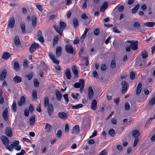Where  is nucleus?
<instances>
[{
	"instance_id": "f257e3e1",
	"label": "nucleus",
	"mask_w": 155,
	"mask_h": 155,
	"mask_svg": "<svg viewBox=\"0 0 155 155\" xmlns=\"http://www.w3.org/2000/svg\"><path fill=\"white\" fill-rule=\"evenodd\" d=\"M19 142L18 140H14L12 143L9 145L8 149L9 151L12 152L14 148L17 150H19L21 149V147L19 146Z\"/></svg>"
},
{
	"instance_id": "f03ea898",
	"label": "nucleus",
	"mask_w": 155,
	"mask_h": 155,
	"mask_svg": "<svg viewBox=\"0 0 155 155\" xmlns=\"http://www.w3.org/2000/svg\"><path fill=\"white\" fill-rule=\"evenodd\" d=\"M1 139L4 145L5 146L6 148L8 149L9 145V141L8 138L5 136H2Z\"/></svg>"
},
{
	"instance_id": "7ed1b4c3",
	"label": "nucleus",
	"mask_w": 155,
	"mask_h": 155,
	"mask_svg": "<svg viewBox=\"0 0 155 155\" xmlns=\"http://www.w3.org/2000/svg\"><path fill=\"white\" fill-rule=\"evenodd\" d=\"M39 45L36 42L33 43L29 48V51L31 53H33L39 47Z\"/></svg>"
},
{
	"instance_id": "20e7f679",
	"label": "nucleus",
	"mask_w": 155,
	"mask_h": 155,
	"mask_svg": "<svg viewBox=\"0 0 155 155\" xmlns=\"http://www.w3.org/2000/svg\"><path fill=\"white\" fill-rule=\"evenodd\" d=\"M84 81L82 79H80L79 82L75 83L74 84V87L76 88H79L81 86L84 87Z\"/></svg>"
},
{
	"instance_id": "39448f33",
	"label": "nucleus",
	"mask_w": 155,
	"mask_h": 155,
	"mask_svg": "<svg viewBox=\"0 0 155 155\" xmlns=\"http://www.w3.org/2000/svg\"><path fill=\"white\" fill-rule=\"evenodd\" d=\"M65 50L66 51L70 54H73L74 52V48L71 45H65Z\"/></svg>"
},
{
	"instance_id": "423d86ee",
	"label": "nucleus",
	"mask_w": 155,
	"mask_h": 155,
	"mask_svg": "<svg viewBox=\"0 0 155 155\" xmlns=\"http://www.w3.org/2000/svg\"><path fill=\"white\" fill-rule=\"evenodd\" d=\"M5 133L6 135L8 137H12L13 135L12 130L11 127H7L5 130Z\"/></svg>"
},
{
	"instance_id": "0eeeda50",
	"label": "nucleus",
	"mask_w": 155,
	"mask_h": 155,
	"mask_svg": "<svg viewBox=\"0 0 155 155\" xmlns=\"http://www.w3.org/2000/svg\"><path fill=\"white\" fill-rule=\"evenodd\" d=\"M37 36L38 37V40L41 43L44 42V40L41 31L40 30H38L37 31Z\"/></svg>"
},
{
	"instance_id": "6e6552de",
	"label": "nucleus",
	"mask_w": 155,
	"mask_h": 155,
	"mask_svg": "<svg viewBox=\"0 0 155 155\" xmlns=\"http://www.w3.org/2000/svg\"><path fill=\"white\" fill-rule=\"evenodd\" d=\"M15 25V20L14 17H12L11 18L9 21V23L7 25V27L8 28H12Z\"/></svg>"
},
{
	"instance_id": "1a4fd4ad",
	"label": "nucleus",
	"mask_w": 155,
	"mask_h": 155,
	"mask_svg": "<svg viewBox=\"0 0 155 155\" xmlns=\"http://www.w3.org/2000/svg\"><path fill=\"white\" fill-rule=\"evenodd\" d=\"M58 115L60 118L63 120H66L68 118L67 114L63 112H59Z\"/></svg>"
},
{
	"instance_id": "9d476101",
	"label": "nucleus",
	"mask_w": 155,
	"mask_h": 155,
	"mask_svg": "<svg viewBox=\"0 0 155 155\" xmlns=\"http://www.w3.org/2000/svg\"><path fill=\"white\" fill-rule=\"evenodd\" d=\"M49 56L52 61L55 64H58L59 61L55 58V56L51 53L49 52Z\"/></svg>"
},
{
	"instance_id": "9b49d317",
	"label": "nucleus",
	"mask_w": 155,
	"mask_h": 155,
	"mask_svg": "<svg viewBox=\"0 0 155 155\" xmlns=\"http://www.w3.org/2000/svg\"><path fill=\"white\" fill-rule=\"evenodd\" d=\"M88 98L90 99H91L92 98L94 95V92L91 86L89 87L88 88Z\"/></svg>"
},
{
	"instance_id": "f8f14e48",
	"label": "nucleus",
	"mask_w": 155,
	"mask_h": 155,
	"mask_svg": "<svg viewBox=\"0 0 155 155\" xmlns=\"http://www.w3.org/2000/svg\"><path fill=\"white\" fill-rule=\"evenodd\" d=\"M8 109L6 108L3 111L2 113V116L4 120L6 121L8 120Z\"/></svg>"
},
{
	"instance_id": "ddd939ff",
	"label": "nucleus",
	"mask_w": 155,
	"mask_h": 155,
	"mask_svg": "<svg viewBox=\"0 0 155 155\" xmlns=\"http://www.w3.org/2000/svg\"><path fill=\"white\" fill-rule=\"evenodd\" d=\"M6 70H3L0 75V80L2 81L4 80L6 78Z\"/></svg>"
},
{
	"instance_id": "4468645a",
	"label": "nucleus",
	"mask_w": 155,
	"mask_h": 155,
	"mask_svg": "<svg viewBox=\"0 0 155 155\" xmlns=\"http://www.w3.org/2000/svg\"><path fill=\"white\" fill-rule=\"evenodd\" d=\"M138 41H134L130 44V46L131 49L132 50H135L138 48Z\"/></svg>"
},
{
	"instance_id": "2eb2a0df",
	"label": "nucleus",
	"mask_w": 155,
	"mask_h": 155,
	"mask_svg": "<svg viewBox=\"0 0 155 155\" xmlns=\"http://www.w3.org/2000/svg\"><path fill=\"white\" fill-rule=\"evenodd\" d=\"M97 102L95 99H94L91 106V108L93 110H95L97 109Z\"/></svg>"
},
{
	"instance_id": "dca6fc26",
	"label": "nucleus",
	"mask_w": 155,
	"mask_h": 155,
	"mask_svg": "<svg viewBox=\"0 0 155 155\" xmlns=\"http://www.w3.org/2000/svg\"><path fill=\"white\" fill-rule=\"evenodd\" d=\"M79 126L78 125L74 126L72 129V133L74 134H76L79 132Z\"/></svg>"
},
{
	"instance_id": "f3484780",
	"label": "nucleus",
	"mask_w": 155,
	"mask_h": 155,
	"mask_svg": "<svg viewBox=\"0 0 155 155\" xmlns=\"http://www.w3.org/2000/svg\"><path fill=\"white\" fill-rule=\"evenodd\" d=\"M48 106V114L50 116L51 115V113L54 111L53 107L51 104H49Z\"/></svg>"
},
{
	"instance_id": "a211bd4d",
	"label": "nucleus",
	"mask_w": 155,
	"mask_h": 155,
	"mask_svg": "<svg viewBox=\"0 0 155 155\" xmlns=\"http://www.w3.org/2000/svg\"><path fill=\"white\" fill-rule=\"evenodd\" d=\"M14 42L15 45L17 47L20 46L21 45L20 40L18 36H16L14 38Z\"/></svg>"
},
{
	"instance_id": "6ab92c4d",
	"label": "nucleus",
	"mask_w": 155,
	"mask_h": 155,
	"mask_svg": "<svg viewBox=\"0 0 155 155\" xmlns=\"http://www.w3.org/2000/svg\"><path fill=\"white\" fill-rule=\"evenodd\" d=\"M56 55L57 57H59L61 54L62 52V48L60 46L58 47L56 49Z\"/></svg>"
},
{
	"instance_id": "aec40b11",
	"label": "nucleus",
	"mask_w": 155,
	"mask_h": 155,
	"mask_svg": "<svg viewBox=\"0 0 155 155\" xmlns=\"http://www.w3.org/2000/svg\"><path fill=\"white\" fill-rule=\"evenodd\" d=\"M55 94L57 100L58 101H61L62 96V94L58 90L56 91Z\"/></svg>"
},
{
	"instance_id": "412c9836",
	"label": "nucleus",
	"mask_w": 155,
	"mask_h": 155,
	"mask_svg": "<svg viewBox=\"0 0 155 155\" xmlns=\"http://www.w3.org/2000/svg\"><path fill=\"white\" fill-rule=\"evenodd\" d=\"M142 84L140 82L139 83L137 86L136 90V94L137 95H139L142 90Z\"/></svg>"
},
{
	"instance_id": "4be33fe9",
	"label": "nucleus",
	"mask_w": 155,
	"mask_h": 155,
	"mask_svg": "<svg viewBox=\"0 0 155 155\" xmlns=\"http://www.w3.org/2000/svg\"><path fill=\"white\" fill-rule=\"evenodd\" d=\"M35 115H32L29 119V124L30 125H33L35 121Z\"/></svg>"
},
{
	"instance_id": "5701e85b",
	"label": "nucleus",
	"mask_w": 155,
	"mask_h": 155,
	"mask_svg": "<svg viewBox=\"0 0 155 155\" xmlns=\"http://www.w3.org/2000/svg\"><path fill=\"white\" fill-rule=\"evenodd\" d=\"M11 55L8 52H4L2 56V58L3 59L5 60L8 59L10 57Z\"/></svg>"
},
{
	"instance_id": "b1692460",
	"label": "nucleus",
	"mask_w": 155,
	"mask_h": 155,
	"mask_svg": "<svg viewBox=\"0 0 155 155\" xmlns=\"http://www.w3.org/2000/svg\"><path fill=\"white\" fill-rule=\"evenodd\" d=\"M32 25L34 28H35L37 24L36 18L35 16H31Z\"/></svg>"
},
{
	"instance_id": "393cba45",
	"label": "nucleus",
	"mask_w": 155,
	"mask_h": 155,
	"mask_svg": "<svg viewBox=\"0 0 155 155\" xmlns=\"http://www.w3.org/2000/svg\"><path fill=\"white\" fill-rule=\"evenodd\" d=\"M108 6V3L107 2H105L100 9V11L103 12L107 9Z\"/></svg>"
},
{
	"instance_id": "a878e982",
	"label": "nucleus",
	"mask_w": 155,
	"mask_h": 155,
	"mask_svg": "<svg viewBox=\"0 0 155 155\" xmlns=\"http://www.w3.org/2000/svg\"><path fill=\"white\" fill-rule=\"evenodd\" d=\"M133 136L135 138H137L140 135V132L137 130H133L132 132Z\"/></svg>"
},
{
	"instance_id": "bb28decb",
	"label": "nucleus",
	"mask_w": 155,
	"mask_h": 155,
	"mask_svg": "<svg viewBox=\"0 0 155 155\" xmlns=\"http://www.w3.org/2000/svg\"><path fill=\"white\" fill-rule=\"evenodd\" d=\"M45 129L47 132H50L52 130V126L49 124L46 123L45 127Z\"/></svg>"
},
{
	"instance_id": "cd10ccee",
	"label": "nucleus",
	"mask_w": 155,
	"mask_h": 155,
	"mask_svg": "<svg viewBox=\"0 0 155 155\" xmlns=\"http://www.w3.org/2000/svg\"><path fill=\"white\" fill-rule=\"evenodd\" d=\"M13 79L14 81L16 83H19L22 81L21 78L17 75L14 77Z\"/></svg>"
},
{
	"instance_id": "c85d7f7f",
	"label": "nucleus",
	"mask_w": 155,
	"mask_h": 155,
	"mask_svg": "<svg viewBox=\"0 0 155 155\" xmlns=\"http://www.w3.org/2000/svg\"><path fill=\"white\" fill-rule=\"evenodd\" d=\"M55 30L58 33L61 35L63 31V30L62 29L58 27L57 25H54L53 26Z\"/></svg>"
},
{
	"instance_id": "c756f323",
	"label": "nucleus",
	"mask_w": 155,
	"mask_h": 155,
	"mask_svg": "<svg viewBox=\"0 0 155 155\" xmlns=\"http://www.w3.org/2000/svg\"><path fill=\"white\" fill-rule=\"evenodd\" d=\"M25 101V97L22 96L21 98L20 101L18 102V104L19 106H21L24 104Z\"/></svg>"
},
{
	"instance_id": "7c9ffc66",
	"label": "nucleus",
	"mask_w": 155,
	"mask_h": 155,
	"mask_svg": "<svg viewBox=\"0 0 155 155\" xmlns=\"http://www.w3.org/2000/svg\"><path fill=\"white\" fill-rule=\"evenodd\" d=\"M65 74L67 78L68 79H70L71 78V75L70 70L69 69H67L65 71Z\"/></svg>"
},
{
	"instance_id": "2f4dec72",
	"label": "nucleus",
	"mask_w": 155,
	"mask_h": 155,
	"mask_svg": "<svg viewBox=\"0 0 155 155\" xmlns=\"http://www.w3.org/2000/svg\"><path fill=\"white\" fill-rule=\"evenodd\" d=\"M155 25V23L153 22H148L144 23V25L149 27H153Z\"/></svg>"
},
{
	"instance_id": "473e14b6",
	"label": "nucleus",
	"mask_w": 155,
	"mask_h": 155,
	"mask_svg": "<svg viewBox=\"0 0 155 155\" xmlns=\"http://www.w3.org/2000/svg\"><path fill=\"white\" fill-rule=\"evenodd\" d=\"M139 4H137L132 9L131 11L132 13L133 14L135 13L139 9Z\"/></svg>"
},
{
	"instance_id": "72a5a7b5",
	"label": "nucleus",
	"mask_w": 155,
	"mask_h": 155,
	"mask_svg": "<svg viewBox=\"0 0 155 155\" xmlns=\"http://www.w3.org/2000/svg\"><path fill=\"white\" fill-rule=\"evenodd\" d=\"M73 22L75 28H77L78 26V21L77 19L75 18H74L73 19Z\"/></svg>"
},
{
	"instance_id": "f704fd0d",
	"label": "nucleus",
	"mask_w": 155,
	"mask_h": 155,
	"mask_svg": "<svg viewBox=\"0 0 155 155\" xmlns=\"http://www.w3.org/2000/svg\"><path fill=\"white\" fill-rule=\"evenodd\" d=\"M20 27L22 33L24 34L25 33V23L23 22H21L20 24Z\"/></svg>"
},
{
	"instance_id": "c9c22d12",
	"label": "nucleus",
	"mask_w": 155,
	"mask_h": 155,
	"mask_svg": "<svg viewBox=\"0 0 155 155\" xmlns=\"http://www.w3.org/2000/svg\"><path fill=\"white\" fill-rule=\"evenodd\" d=\"M72 71L74 74L76 76H78V71L77 68L75 66H73L72 68Z\"/></svg>"
},
{
	"instance_id": "e433bc0d",
	"label": "nucleus",
	"mask_w": 155,
	"mask_h": 155,
	"mask_svg": "<svg viewBox=\"0 0 155 155\" xmlns=\"http://www.w3.org/2000/svg\"><path fill=\"white\" fill-rule=\"evenodd\" d=\"M83 106V104H76L75 105L72 106V109H77L82 107Z\"/></svg>"
},
{
	"instance_id": "4c0bfd02",
	"label": "nucleus",
	"mask_w": 155,
	"mask_h": 155,
	"mask_svg": "<svg viewBox=\"0 0 155 155\" xmlns=\"http://www.w3.org/2000/svg\"><path fill=\"white\" fill-rule=\"evenodd\" d=\"M109 134L112 137H114L115 135V132L114 130L113 129H110L109 131Z\"/></svg>"
},
{
	"instance_id": "58836bf2",
	"label": "nucleus",
	"mask_w": 155,
	"mask_h": 155,
	"mask_svg": "<svg viewBox=\"0 0 155 155\" xmlns=\"http://www.w3.org/2000/svg\"><path fill=\"white\" fill-rule=\"evenodd\" d=\"M60 28L63 30L66 28V25L64 22L61 21L60 22Z\"/></svg>"
},
{
	"instance_id": "ea45409f",
	"label": "nucleus",
	"mask_w": 155,
	"mask_h": 155,
	"mask_svg": "<svg viewBox=\"0 0 155 155\" xmlns=\"http://www.w3.org/2000/svg\"><path fill=\"white\" fill-rule=\"evenodd\" d=\"M14 68L16 71H17L19 69V66L18 62L15 61L14 62Z\"/></svg>"
},
{
	"instance_id": "a19ab883",
	"label": "nucleus",
	"mask_w": 155,
	"mask_h": 155,
	"mask_svg": "<svg viewBox=\"0 0 155 155\" xmlns=\"http://www.w3.org/2000/svg\"><path fill=\"white\" fill-rule=\"evenodd\" d=\"M49 99L48 97H46L44 99V104L45 107H47L48 106L49 104Z\"/></svg>"
},
{
	"instance_id": "79ce46f5",
	"label": "nucleus",
	"mask_w": 155,
	"mask_h": 155,
	"mask_svg": "<svg viewBox=\"0 0 155 155\" xmlns=\"http://www.w3.org/2000/svg\"><path fill=\"white\" fill-rule=\"evenodd\" d=\"M155 104V96L152 98L149 102V104L151 106H152Z\"/></svg>"
},
{
	"instance_id": "37998d69",
	"label": "nucleus",
	"mask_w": 155,
	"mask_h": 155,
	"mask_svg": "<svg viewBox=\"0 0 155 155\" xmlns=\"http://www.w3.org/2000/svg\"><path fill=\"white\" fill-rule=\"evenodd\" d=\"M34 86L35 87H38L39 86V83L38 82V80L37 79H35L34 80Z\"/></svg>"
},
{
	"instance_id": "c03bdc74",
	"label": "nucleus",
	"mask_w": 155,
	"mask_h": 155,
	"mask_svg": "<svg viewBox=\"0 0 155 155\" xmlns=\"http://www.w3.org/2000/svg\"><path fill=\"white\" fill-rule=\"evenodd\" d=\"M141 55L143 58L144 59L148 57L147 53L145 51H143L141 53Z\"/></svg>"
},
{
	"instance_id": "a18cd8bd",
	"label": "nucleus",
	"mask_w": 155,
	"mask_h": 155,
	"mask_svg": "<svg viewBox=\"0 0 155 155\" xmlns=\"http://www.w3.org/2000/svg\"><path fill=\"white\" fill-rule=\"evenodd\" d=\"M12 109L14 112H15L16 110V104L15 101H14L12 104Z\"/></svg>"
},
{
	"instance_id": "49530a36",
	"label": "nucleus",
	"mask_w": 155,
	"mask_h": 155,
	"mask_svg": "<svg viewBox=\"0 0 155 155\" xmlns=\"http://www.w3.org/2000/svg\"><path fill=\"white\" fill-rule=\"evenodd\" d=\"M107 151L106 150H104L101 151L98 155H107Z\"/></svg>"
},
{
	"instance_id": "de8ad7c7",
	"label": "nucleus",
	"mask_w": 155,
	"mask_h": 155,
	"mask_svg": "<svg viewBox=\"0 0 155 155\" xmlns=\"http://www.w3.org/2000/svg\"><path fill=\"white\" fill-rule=\"evenodd\" d=\"M33 72H31L30 74H28L26 75H25V77L27 78L28 80H31L33 76Z\"/></svg>"
},
{
	"instance_id": "09e8293b",
	"label": "nucleus",
	"mask_w": 155,
	"mask_h": 155,
	"mask_svg": "<svg viewBox=\"0 0 155 155\" xmlns=\"http://www.w3.org/2000/svg\"><path fill=\"white\" fill-rule=\"evenodd\" d=\"M58 36L54 37L53 40V45H54L57 44L58 43Z\"/></svg>"
},
{
	"instance_id": "8fccbe9b",
	"label": "nucleus",
	"mask_w": 155,
	"mask_h": 155,
	"mask_svg": "<svg viewBox=\"0 0 155 155\" xmlns=\"http://www.w3.org/2000/svg\"><path fill=\"white\" fill-rule=\"evenodd\" d=\"M32 97L34 99H37V91L36 90H34L32 92Z\"/></svg>"
},
{
	"instance_id": "3c124183",
	"label": "nucleus",
	"mask_w": 155,
	"mask_h": 155,
	"mask_svg": "<svg viewBox=\"0 0 155 155\" xmlns=\"http://www.w3.org/2000/svg\"><path fill=\"white\" fill-rule=\"evenodd\" d=\"M62 136V131L60 130H58L57 132V137L58 138H60Z\"/></svg>"
},
{
	"instance_id": "603ef678",
	"label": "nucleus",
	"mask_w": 155,
	"mask_h": 155,
	"mask_svg": "<svg viewBox=\"0 0 155 155\" xmlns=\"http://www.w3.org/2000/svg\"><path fill=\"white\" fill-rule=\"evenodd\" d=\"M116 62L115 60H112L111 62L110 66L113 68L116 67Z\"/></svg>"
},
{
	"instance_id": "864d4df0",
	"label": "nucleus",
	"mask_w": 155,
	"mask_h": 155,
	"mask_svg": "<svg viewBox=\"0 0 155 155\" xmlns=\"http://www.w3.org/2000/svg\"><path fill=\"white\" fill-rule=\"evenodd\" d=\"M63 97L65 100L66 104H68L69 102L68 94H65L63 95Z\"/></svg>"
},
{
	"instance_id": "5fc2aeb1",
	"label": "nucleus",
	"mask_w": 155,
	"mask_h": 155,
	"mask_svg": "<svg viewBox=\"0 0 155 155\" xmlns=\"http://www.w3.org/2000/svg\"><path fill=\"white\" fill-rule=\"evenodd\" d=\"M125 108L126 110H128L130 108V105L129 103L126 102L125 104Z\"/></svg>"
},
{
	"instance_id": "6e6d98bb",
	"label": "nucleus",
	"mask_w": 155,
	"mask_h": 155,
	"mask_svg": "<svg viewBox=\"0 0 155 155\" xmlns=\"http://www.w3.org/2000/svg\"><path fill=\"white\" fill-rule=\"evenodd\" d=\"M100 32V29L98 28H96L94 30V34L95 35H98Z\"/></svg>"
},
{
	"instance_id": "4d7b16f0",
	"label": "nucleus",
	"mask_w": 155,
	"mask_h": 155,
	"mask_svg": "<svg viewBox=\"0 0 155 155\" xmlns=\"http://www.w3.org/2000/svg\"><path fill=\"white\" fill-rule=\"evenodd\" d=\"M29 114V110L28 109H26L24 110V114L27 117H28Z\"/></svg>"
},
{
	"instance_id": "13d9d810",
	"label": "nucleus",
	"mask_w": 155,
	"mask_h": 155,
	"mask_svg": "<svg viewBox=\"0 0 155 155\" xmlns=\"http://www.w3.org/2000/svg\"><path fill=\"white\" fill-rule=\"evenodd\" d=\"M97 132L96 130H94L93 132L92 133V135L89 138H91L96 136L97 135Z\"/></svg>"
},
{
	"instance_id": "bf43d9fd",
	"label": "nucleus",
	"mask_w": 155,
	"mask_h": 155,
	"mask_svg": "<svg viewBox=\"0 0 155 155\" xmlns=\"http://www.w3.org/2000/svg\"><path fill=\"white\" fill-rule=\"evenodd\" d=\"M130 79L133 80L135 77V73L133 72L132 71L130 73Z\"/></svg>"
},
{
	"instance_id": "052dcab7",
	"label": "nucleus",
	"mask_w": 155,
	"mask_h": 155,
	"mask_svg": "<svg viewBox=\"0 0 155 155\" xmlns=\"http://www.w3.org/2000/svg\"><path fill=\"white\" fill-rule=\"evenodd\" d=\"M134 26L135 28H138L140 26V25L137 22H134Z\"/></svg>"
},
{
	"instance_id": "680f3d73",
	"label": "nucleus",
	"mask_w": 155,
	"mask_h": 155,
	"mask_svg": "<svg viewBox=\"0 0 155 155\" xmlns=\"http://www.w3.org/2000/svg\"><path fill=\"white\" fill-rule=\"evenodd\" d=\"M93 75L95 78H98V73L96 71H93Z\"/></svg>"
},
{
	"instance_id": "e2e57ef3",
	"label": "nucleus",
	"mask_w": 155,
	"mask_h": 155,
	"mask_svg": "<svg viewBox=\"0 0 155 155\" xmlns=\"http://www.w3.org/2000/svg\"><path fill=\"white\" fill-rule=\"evenodd\" d=\"M138 141V138H135L134 142L133 147H135L137 146Z\"/></svg>"
},
{
	"instance_id": "0e129e2a",
	"label": "nucleus",
	"mask_w": 155,
	"mask_h": 155,
	"mask_svg": "<svg viewBox=\"0 0 155 155\" xmlns=\"http://www.w3.org/2000/svg\"><path fill=\"white\" fill-rule=\"evenodd\" d=\"M107 97L108 100H110L111 99L112 97L110 93L109 92L107 94Z\"/></svg>"
},
{
	"instance_id": "69168bd1",
	"label": "nucleus",
	"mask_w": 155,
	"mask_h": 155,
	"mask_svg": "<svg viewBox=\"0 0 155 155\" xmlns=\"http://www.w3.org/2000/svg\"><path fill=\"white\" fill-rule=\"evenodd\" d=\"M111 121L112 124H116L117 122V120L115 118H112L111 120Z\"/></svg>"
},
{
	"instance_id": "338daca9",
	"label": "nucleus",
	"mask_w": 155,
	"mask_h": 155,
	"mask_svg": "<svg viewBox=\"0 0 155 155\" xmlns=\"http://www.w3.org/2000/svg\"><path fill=\"white\" fill-rule=\"evenodd\" d=\"M113 30L114 32L115 33H120V31H119V29H118L115 27H113Z\"/></svg>"
},
{
	"instance_id": "774afa93",
	"label": "nucleus",
	"mask_w": 155,
	"mask_h": 155,
	"mask_svg": "<svg viewBox=\"0 0 155 155\" xmlns=\"http://www.w3.org/2000/svg\"><path fill=\"white\" fill-rule=\"evenodd\" d=\"M25 153V151L23 150H21L20 153H17L16 155H24Z\"/></svg>"
}]
</instances>
